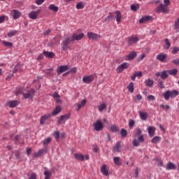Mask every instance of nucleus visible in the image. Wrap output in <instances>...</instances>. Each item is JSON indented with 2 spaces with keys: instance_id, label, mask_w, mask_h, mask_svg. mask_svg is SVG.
<instances>
[{
  "instance_id": "c03bdc74",
  "label": "nucleus",
  "mask_w": 179,
  "mask_h": 179,
  "mask_svg": "<svg viewBox=\"0 0 179 179\" xmlns=\"http://www.w3.org/2000/svg\"><path fill=\"white\" fill-rule=\"evenodd\" d=\"M131 9L134 12H136V10H138V9H139V4H132V5H131Z\"/></svg>"
},
{
  "instance_id": "dca6fc26",
  "label": "nucleus",
  "mask_w": 179,
  "mask_h": 179,
  "mask_svg": "<svg viewBox=\"0 0 179 179\" xmlns=\"http://www.w3.org/2000/svg\"><path fill=\"white\" fill-rule=\"evenodd\" d=\"M167 72V71H163L162 73L157 72L155 73V76H160L162 79H167V78H169Z\"/></svg>"
},
{
  "instance_id": "f3484780",
  "label": "nucleus",
  "mask_w": 179,
  "mask_h": 179,
  "mask_svg": "<svg viewBox=\"0 0 179 179\" xmlns=\"http://www.w3.org/2000/svg\"><path fill=\"white\" fill-rule=\"evenodd\" d=\"M50 117H51V114H50V113H47V114L44 115L43 116H42L41 117V120H40L41 125H44V124L45 123V121L47 120H48V118H50Z\"/></svg>"
},
{
  "instance_id": "052dcab7",
  "label": "nucleus",
  "mask_w": 179,
  "mask_h": 179,
  "mask_svg": "<svg viewBox=\"0 0 179 179\" xmlns=\"http://www.w3.org/2000/svg\"><path fill=\"white\" fill-rule=\"evenodd\" d=\"M145 57H146V55H145V53H143L140 57H138V62H141V61H142V59H143Z\"/></svg>"
},
{
  "instance_id": "7c9ffc66",
  "label": "nucleus",
  "mask_w": 179,
  "mask_h": 179,
  "mask_svg": "<svg viewBox=\"0 0 179 179\" xmlns=\"http://www.w3.org/2000/svg\"><path fill=\"white\" fill-rule=\"evenodd\" d=\"M121 146V143L120 142H117L114 146H113V152L114 153H120V147Z\"/></svg>"
},
{
  "instance_id": "1a4fd4ad",
  "label": "nucleus",
  "mask_w": 179,
  "mask_h": 179,
  "mask_svg": "<svg viewBox=\"0 0 179 179\" xmlns=\"http://www.w3.org/2000/svg\"><path fill=\"white\" fill-rule=\"evenodd\" d=\"M85 37V34L81 33L80 34H73L71 37V41H79L82 40Z\"/></svg>"
},
{
  "instance_id": "7ed1b4c3",
  "label": "nucleus",
  "mask_w": 179,
  "mask_h": 179,
  "mask_svg": "<svg viewBox=\"0 0 179 179\" xmlns=\"http://www.w3.org/2000/svg\"><path fill=\"white\" fill-rule=\"evenodd\" d=\"M87 36L90 40H93L94 41H97V40L101 38V36L94 32H88Z\"/></svg>"
},
{
  "instance_id": "a18cd8bd",
  "label": "nucleus",
  "mask_w": 179,
  "mask_h": 179,
  "mask_svg": "<svg viewBox=\"0 0 179 179\" xmlns=\"http://www.w3.org/2000/svg\"><path fill=\"white\" fill-rule=\"evenodd\" d=\"M159 142H160V137L159 136H155L152 139V143H159Z\"/></svg>"
},
{
  "instance_id": "a19ab883",
  "label": "nucleus",
  "mask_w": 179,
  "mask_h": 179,
  "mask_svg": "<svg viewBox=\"0 0 179 179\" xmlns=\"http://www.w3.org/2000/svg\"><path fill=\"white\" fill-rule=\"evenodd\" d=\"M76 9H83V8H85V3L80 1L76 4Z\"/></svg>"
},
{
  "instance_id": "4468645a",
  "label": "nucleus",
  "mask_w": 179,
  "mask_h": 179,
  "mask_svg": "<svg viewBox=\"0 0 179 179\" xmlns=\"http://www.w3.org/2000/svg\"><path fill=\"white\" fill-rule=\"evenodd\" d=\"M69 69V67L66 65L60 66L58 67L57 70V73L58 75H61V73H64V72H66V71H68Z\"/></svg>"
},
{
  "instance_id": "ddd939ff",
  "label": "nucleus",
  "mask_w": 179,
  "mask_h": 179,
  "mask_svg": "<svg viewBox=\"0 0 179 179\" xmlns=\"http://www.w3.org/2000/svg\"><path fill=\"white\" fill-rule=\"evenodd\" d=\"M69 118H71V113H68L66 115H62V116H60V118L58 121V124H63V122H65L66 121V120H69Z\"/></svg>"
},
{
  "instance_id": "ea45409f",
  "label": "nucleus",
  "mask_w": 179,
  "mask_h": 179,
  "mask_svg": "<svg viewBox=\"0 0 179 179\" xmlns=\"http://www.w3.org/2000/svg\"><path fill=\"white\" fill-rule=\"evenodd\" d=\"M99 111L101 112L103 110L107 108V105L106 103H101V105L97 106Z\"/></svg>"
},
{
  "instance_id": "bb28decb",
  "label": "nucleus",
  "mask_w": 179,
  "mask_h": 179,
  "mask_svg": "<svg viewBox=\"0 0 179 179\" xmlns=\"http://www.w3.org/2000/svg\"><path fill=\"white\" fill-rule=\"evenodd\" d=\"M43 55H45L46 58H54V57H55V54H54V52H47L45 50L43 52Z\"/></svg>"
},
{
  "instance_id": "0eeeda50",
  "label": "nucleus",
  "mask_w": 179,
  "mask_h": 179,
  "mask_svg": "<svg viewBox=\"0 0 179 179\" xmlns=\"http://www.w3.org/2000/svg\"><path fill=\"white\" fill-rule=\"evenodd\" d=\"M138 41H139V38L137 36H132L127 38L128 45H134V44H136Z\"/></svg>"
},
{
  "instance_id": "f8f14e48",
  "label": "nucleus",
  "mask_w": 179,
  "mask_h": 179,
  "mask_svg": "<svg viewBox=\"0 0 179 179\" xmlns=\"http://www.w3.org/2000/svg\"><path fill=\"white\" fill-rule=\"evenodd\" d=\"M93 80H94V76L93 75L85 76L83 78V82H84V83H87V84L92 83Z\"/></svg>"
},
{
  "instance_id": "e2e57ef3",
  "label": "nucleus",
  "mask_w": 179,
  "mask_h": 179,
  "mask_svg": "<svg viewBox=\"0 0 179 179\" xmlns=\"http://www.w3.org/2000/svg\"><path fill=\"white\" fill-rule=\"evenodd\" d=\"M45 0H36L35 1V3H36V5H41L43 3L45 2Z\"/></svg>"
},
{
  "instance_id": "aec40b11",
  "label": "nucleus",
  "mask_w": 179,
  "mask_h": 179,
  "mask_svg": "<svg viewBox=\"0 0 179 179\" xmlns=\"http://www.w3.org/2000/svg\"><path fill=\"white\" fill-rule=\"evenodd\" d=\"M45 153H47V148L39 150L37 152H36L34 155V157H39V156L45 155Z\"/></svg>"
},
{
  "instance_id": "c85d7f7f",
  "label": "nucleus",
  "mask_w": 179,
  "mask_h": 179,
  "mask_svg": "<svg viewBox=\"0 0 179 179\" xmlns=\"http://www.w3.org/2000/svg\"><path fill=\"white\" fill-rule=\"evenodd\" d=\"M149 20H152V17L150 15H146L140 19L139 23H146Z\"/></svg>"
},
{
  "instance_id": "603ef678",
  "label": "nucleus",
  "mask_w": 179,
  "mask_h": 179,
  "mask_svg": "<svg viewBox=\"0 0 179 179\" xmlns=\"http://www.w3.org/2000/svg\"><path fill=\"white\" fill-rule=\"evenodd\" d=\"M54 136H55L56 141H59V131H55Z\"/></svg>"
},
{
  "instance_id": "6e6d98bb",
  "label": "nucleus",
  "mask_w": 179,
  "mask_h": 179,
  "mask_svg": "<svg viewBox=\"0 0 179 179\" xmlns=\"http://www.w3.org/2000/svg\"><path fill=\"white\" fill-rule=\"evenodd\" d=\"M28 179H37V174H36V173H32Z\"/></svg>"
},
{
  "instance_id": "423d86ee",
  "label": "nucleus",
  "mask_w": 179,
  "mask_h": 179,
  "mask_svg": "<svg viewBox=\"0 0 179 179\" xmlns=\"http://www.w3.org/2000/svg\"><path fill=\"white\" fill-rule=\"evenodd\" d=\"M129 67V64L127 62H124L122 64H120L117 68V73H122V72H124L125 69H128Z\"/></svg>"
},
{
  "instance_id": "0e129e2a",
  "label": "nucleus",
  "mask_w": 179,
  "mask_h": 179,
  "mask_svg": "<svg viewBox=\"0 0 179 179\" xmlns=\"http://www.w3.org/2000/svg\"><path fill=\"white\" fill-rule=\"evenodd\" d=\"M52 97L57 100V99H59V94L57 92H55L53 94Z\"/></svg>"
},
{
  "instance_id": "774afa93",
  "label": "nucleus",
  "mask_w": 179,
  "mask_h": 179,
  "mask_svg": "<svg viewBox=\"0 0 179 179\" xmlns=\"http://www.w3.org/2000/svg\"><path fill=\"white\" fill-rule=\"evenodd\" d=\"M173 64H175V65H179V59H176L172 61Z\"/></svg>"
},
{
  "instance_id": "20e7f679",
  "label": "nucleus",
  "mask_w": 179,
  "mask_h": 179,
  "mask_svg": "<svg viewBox=\"0 0 179 179\" xmlns=\"http://www.w3.org/2000/svg\"><path fill=\"white\" fill-rule=\"evenodd\" d=\"M71 41H72L71 40V38L69 37H66L63 42L62 43V49L64 50V51H66L69 48V43H71Z\"/></svg>"
},
{
  "instance_id": "de8ad7c7",
  "label": "nucleus",
  "mask_w": 179,
  "mask_h": 179,
  "mask_svg": "<svg viewBox=\"0 0 179 179\" xmlns=\"http://www.w3.org/2000/svg\"><path fill=\"white\" fill-rule=\"evenodd\" d=\"M45 179H50L51 178V172L50 171H45L44 172Z\"/></svg>"
},
{
  "instance_id": "13d9d810",
  "label": "nucleus",
  "mask_w": 179,
  "mask_h": 179,
  "mask_svg": "<svg viewBox=\"0 0 179 179\" xmlns=\"http://www.w3.org/2000/svg\"><path fill=\"white\" fill-rule=\"evenodd\" d=\"M179 51V48L173 47L172 50V54H177Z\"/></svg>"
},
{
  "instance_id": "f704fd0d",
  "label": "nucleus",
  "mask_w": 179,
  "mask_h": 179,
  "mask_svg": "<svg viewBox=\"0 0 179 179\" xmlns=\"http://www.w3.org/2000/svg\"><path fill=\"white\" fill-rule=\"evenodd\" d=\"M48 9H50V10H52L53 12H57L58 6H55L54 4H50L48 6Z\"/></svg>"
},
{
  "instance_id": "c756f323",
  "label": "nucleus",
  "mask_w": 179,
  "mask_h": 179,
  "mask_svg": "<svg viewBox=\"0 0 179 179\" xmlns=\"http://www.w3.org/2000/svg\"><path fill=\"white\" fill-rule=\"evenodd\" d=\"M74 157L75 159H76V160H78L79 162H83V160H85V156H83V155L82 154L76 153L74 155Z\"/></svg>"
},
{
  "instance_id": "58836bf2",
  "label": "nucleus",
  "mask_w": 179,
  "mask_h": 179,
  "mask_svg": "<svg viewBox=\"0 0 179 179\" xmlns=\"http://www.w3.org/2000/svg\"><path fill=\"white\" fill-rule=\"evenodd\" d=\"M178 73V70H177L176 69L168 71V73H169V75H172L173 76H175V75H177Z\"/></svg>"
},
{
  "instance_id": "bf43d9fd",
  "label": "nucleus",
  "mask_w": 179,
  "mask_h": 179,
  "mask_svg": "<svg viewBox=\"0 0 179 179\" xmlns=\"http://www.w3.org/2000/svg\"><path fill=\"white\" fill-rule=\"evenodd\" d=\"M141 134H142V130H141L139 128L136 129V136H139Z\"/></svg>"
},
{
  "instance_id": "5fc2aeb1",
  "label": "nucleus",
  "mask_w": 179,
  "mask_h": 179,
  "mask_svg": "<svg viewBox=\"0 0 179 179\" xmlns=\"http://www.w3.org/2000/svg\"><path fill=\"white\" fill-rule=\"evenodd\" d=\"M148 100L155 101L156 100V98L153 95H150L147 97Z\"/></svg>"
},
{
  "instance_id": "a878e982",
  "label": "nucleus",
  "mask_w": 179,
  "mask_h": 179,
  "mask_svg": "<svg viewBox=\"0 0 179 179\" xmlns=\"http://www.w3.org/2000/svg\"><path fill=\"white\" fill-rule=\"evenodd\" d=\"M148 135L150 136H155V132L156 131V127H148Z\"/></svg>"
},
{
  "instance_id": "cd10ccee",
  "label": "nucleus",
  "mask_w": 179,
  "mask_h": 179,
  "mask_svg": "<svg viewBox=\"0 0 179 179\" xmlns=\"http://www.w3.org/2000/svg\"><path fill=\"white\" fill-rule=\"evenodd\" d=\"M138 114L140 115V118H141L143 121H146V120H148V113L140 110L138 111Z\"/></svg>"
},
{
  "instance_id": "09e8293b",
  "label": "nucleus",
  "mask_w": 179,
  "mask_h": 179,
  "mask_svg": "<svg viewBox=\"0 0 179 179\" xmlns=\"http://www.w3.org/2000/svg\"><path fill=\"white\" fill-rule=\"evenodd\" d=\"M120 135L122 138H125V136H127V130H125V129H122L120 131Z\"/></svg>"
},
{
  "instance_id": "a211bd4d",
  "label": "nucleus",
  "mask_w": 179,
  "mask_h": 179,
  "mask_svg": "<svg viewBox=\"0 0 179 179\" xmlns=\"http://www.w3.org/2000/svg\"><path fill=\"white\" fill-rule=\"evenodd\" d=\"M101 173H102L103 176H106V177L108 176V167H107V165H102L101 168Z\"/></svg>"
},
{
  "instance_id": "4be33fe9",
  "label": "nucleus",
  "mask_w": 179,
  "mask_h": 179,
  "mask_svg": "<svg viewBox=\"0 0 179 179\" xmlns=\"http://www.w3.org/2000/svg\"><path fill=\"white\" fill-rule=\"evenodd\" d=\"M166 58H167V55L164 53H160L157 56V59L161 62H164Z\"/></svg>"
},
{
  "instance_id": "79ce46f5",
  "label": "nucleus",
  "mask_w": 179,
  "mask_h": 179,
  "mask_svg": "<svg viewBox=\"0 0 179 179\" xmlns=\"http://www.w3.org/2000/svg\"><path fill=\"white\" fill-rule=\"evenodd\" d=\"M17 33V31L16 30H11L8 34L7 36L8 37H13V36H16V34Z\"/></svg>"
},
{
  "instance_id": "3c124183",
  "label": "nucleus",
  "mask_w": 179,
  "mask_h": 179,
  "mask_svg": "<svg viewBox=\"0 0 179 179\" xmlns=\"http://www.w3.org/2000/svg\"><path fill=\"white\" fill-rule=\"evenodd\" d=\"M24 92V90L22 88H20L16 92H15V95L19 96L20 94H22L23 95Z\"/></svg>"
},
{
  "instance_id": "39448f33",
  "label": "nucleus",
  "mask_w": 179,
  "mask_h": 179,
  "mask_svg": "<svg viewBox=\"0 0 179 179\" xmlns=\"http://www.w3.org/2000/svg\"><path fill=\"white\" fill-rule=\"evenodd\" d=\"M40 12H41V9L37 10L36 11H31L28 16L29 19H32V20H36L38 17V15L40 14Z\"/></svg>"
},
{
  "instance_id": "b1692460",
  "label": "nucleus",
  "mask_w": 179,
  "mask_h": 179,
  "mask_svg": "<svg viewBox=\"0 0 179 179\" xmlns=\"http://www.w3.org/2000/svg\"><path fill=\"white\" fill-rule=\"evenodd\" d=\"M115 19L117 21V24H120L121 23V19L122 17V16L121 15V12L120 10H116L115 11Z\"/></svg>"
},
{
  "instance_id": "e433bc0d",
  "label": "nucleus",
  "mask_w": 179,
  "mask_h": 179,
  "mask_svg": "<svg viewBox=\"0 0 179 179\" xmlns=\"http://www.w3.org/2000/svg\"><path fill=\"white\" fill-rule=\"evenodd\" d=\"M145 83L146 86H148V87H152L153 86V80L148 79L145 81Z\"/></svg>"
},
{
  "instance_id": "f257e3e1",
  "label": "nucleus",
  "mask_w": 179,
  "mask_h": 179,
  "mask_svg": "<svg viewBox=\"0 0 179 179\" xmlns=\"http://www.w3.org/2000/svg\"><path fill=\"white\" fill-rule=\"evenodd\" d=\"M179 92L176 90H174L173 91L167 90L166 92L164 93V97L165 100H169L170 97L172 99H174V97H177L178 96Z\"/></svg>"
},
{
  "instance_id": "412c9836",
  "label": "nucleus",
  "mask_w": 179,
  "mask_h": 179,
  "mask_svg": "<svg viewBox=\"0 0 179 179\" xmlns=\"http://www.w3.org/2000/svg\"><path fill=\"white\" fill-rule=\"evenodd\" d=\"M12 13H13V19H15V20H16V19H19V17L22 16V13H20L17 10H13Z\"/></svg>"
},
{
  "instance_id": "6e6552de",
  "label": "nucleus",
  "mask_w": 179,
  "mask_h": 179,
  "mask_svg": "<svg viewBox=\"0 0 179 179\" xmlns=\"http://www.w3.org/2000/svg\"><path fill=\"white\" fill-rule=\"evenodd\" d=\"M87 103V100L86 99H83L80 103H77L74 105V107H76V111H80V108L82 107H85Z\"/></svg>"
},
{
  "instance_id": "2f4dec72",
  "label": "nucleus",
  "mask_w": 179,
  "mask_h": 179,
  "mask_svg": "<svg viewBox=\"0 0 179 179\" xmlns=\"http://www.w3.org/2000/svg\"><path fill=\"white\" fill-rule=\"evenodd\" d=\"M113 162L116 166H122V164L121 163V158L119 157H115L113 158Z\"/></svg>"
},
{
  "instance_id": "9b49d317",
  "label": "nucleus",
  "mask_w": 179,
  "mask_h": 179,
  "mask_svg": "<svg viewBox=\"0 0 179 179\" xmlns=\"http://www.w3.org/2000/svg\"><path fill=\"white\" fill-rule=\"evenodd\" d=\"M157 12H162V13H167L169 12V7L164 5L163 3H161L157 8Z\"/></svg>"
},
{
  "instance_id": "37998d69",
  "label": "nucleus",
  "mask_w": 179,
  "mask_h": 179,
  "mask_svg": "<svg viewBox=\"0 0 179 179\" xmlns=\"http://www.w3.org/2000/svg\"><path fill=\"white\" fill-rule=\"evenodd\" d=\"M16 72H22L20 64H17L15 66L13 69V73H16Z\"/></svg>"
},
{
  "instance_id": "69168bd1",
  "label": "nucleus",
  "mask_w": 179,
  "mask_h": 179,
  "mask_svg": "<svg viewBox=\"0 0 179 179\" xmlns=\"http://www.w3.org/2000/svg\"><path fill=\"white\" fill-rule=\"evenodd\" d=\"M132 143L134 146H138L139 145V141L136 139H134L133 140Z\"/></svg>"
},
{
  "instance_id": "72a5a7b5",
  "label": "nucleus",
  "mask_w": 179,
  "mask_h": 179,
  "mask_svg": "<svg viewBox=\"0 0 179 179\" xmlns=\"http://www.w3.org/2000/svg\"><path fill=\"white\" fill-rule=\"evenodd\" d=\"M109 129L111 132H118L119 129L118 127L115 124H112L110 127Z\"/></svg>"
},
{
  "instance_id": "4c0bfd02",
  "label": "nucleus",
  "mask_w": 179,
  "mask_h": 179,
  "mask_svg": "<svg viewBox=\"0 0 179 179\" xmlns=\"http://www.w3.org/2000/svg\"><path fill=\"white\" fill-rule=\"evenodd\" d=\"M134 83H130V84L127 86V89L129 92H130V93H134Z\"/></svg>"
},
{
  "instance_id": "2eb2a0df",
  "label": "nucleus",
  "mask_w": 179,
  "mask_h": 179,
  "mask_svg": "<svg viewBox=\"0 0 179 179\" xmlns=\"http://www.w3.org/2000/svg\"><path fill=\"white\" fill-rule=\"evenodd\" d=\"M19 103L17 100L9 101L7 102V106L10 107V108H15V107H17Z\"/></svg>"
},
{
  "instance_id": "473e14b6",
  "label": "nucleus",
  "mask_w": 179,
  "mask_h": 179,
  "mask_svg": "<svg viewBox=\"0 0 179 179\" xmlns=\"http://www.w3.org/2000/svg\"><path fill=\"white\" fill-rule=\"evenodd\" d=\"M165 42V45H164V50H169V48H170L171 43H170V41H169V39L166 38L164 40Z\"/></svg>"
},
{
  "instance_id": "393cba45",
  "label": "nucleus",
  "mask_w": 179,
  "mask_h": 179,
  "mask_svg": "<svg viewBox=\"0 0 179 179\" xmlns=\"http://www.w3.org/2000/svg\"><path fill=\"white\" fill-rule=\"evenodd\" d=\"M61 111H62V108H61L60 106H56L55 110L52 112V115L53 116L58 115V114H59Z\"/></svg>"
},
{
  "instance_id": "864d4df0",
  "label": "nucleus",
  "mask_w": 179,
  "mask_h": 179,
  "mask_svg": "<svg viewBox=\"0 0 179 179\" xmlns=\"http://www.w3.org/2000/svg\"><path fill=\"white\" fill-rule=\"evenodd\" d=\"M134 125H135V120H130L129 122V128H132V127H134Z\"/></svg>"
},
{
  "instance_id": "5701e85b",
  "label": "nucleus",
  "mask_w": 179,
  "mask_h": 179,
  "mask_svg": "<svg viewBox=\"0 0 179 179\" xmlns=\"http://www.w3.org/2000/svg\"><path fill=\"white\" fill-rule=\"evenodd\" d=\"M136 57V52L134 51L130 52L129 55L126 57V61H131L134 59Z\"/></svg>"
},
{
  "instance_id": "338daca9",
  "label": "nucleus",
  "mask_w": 179,
  "mask_h": 179,
  "mask_svg": "<svg viewBox=\"0 0 179 179\" xmlns=\"http://www.w3.org/2000/svg\"><path fill=\"white\" fill-rule=\"evenodd\" d=\"M50 33H51V30L47 29L46 31H43V36H48V34H50Z\"/></svg>"
},
{
  "instance_id": "4d7b16f0",
  "label": "nucleus",
  "mask_w": 179,
  "mask_h": 179,
  "mask_svg": "<svg viewBox=\"0 0 179 179\" xmlns=\"http://www.w3.org/2000/svg\"><path fill=\"white\" fill-rule=\"evenodd\" d=\"M136 78H141L142 76V71H136L134 73Z\"/></svg>"
},
{
  "instance_id": "49530a36",
  "label": "nucleus",
  "mask_w": 179,
  "mask_h": 179,
  "mask_svg": "<svg viewBox=\"0 0 179 179\" xmlns=\"http://www.w3.org/2000/svg\"><path fill=\"white\" fill-rule=\"evenodd\" d=\"M50 142H51V138L48 137L46 139L43 141V145L47 146V145H48Z\"/></svg>"
},
{
  "instance_id": "680f3d73",
  "label": "nucleus",
  "mask_w": 179,
  "mask_h": 179,
  "mask_svg": "<svg viewBox=\"0 0 179 179\" xmlns=\"http://www.w3.org/2000/svg\"><path fill=\"white\" fill-rule=\"evenodd\" d=\"M142 99V96L141 94H137L134 99V101H139Z\"/></svg>"
},
{
  "instance_id": "f03ea898",
  "label": "nucleus",
  "mask_w": 179,
  "mask_h": 179,
  "mask_svg": "<svg viewBox=\"0 0 179 179\" xmlns=\"http://www.w3.org/2000/svg\"><path fill=\"white\" fill-rule=\"evenodd\" d=\"M93 127L94 129L97 132H100V131H102L103 128H104V125L103 124V122H101V120H97L95 122H94Z\"/></svg>"
},
{
  "instance_id": "8fccbe9b",
  "label": "nucleus",
  "mask_w": 179,
  "mask_h": 179,
  "mask_svg": "<svg viewBox=\"0 0 179 179\" xmlns=\"http://www.w3.org/2000/svg\"><path fill=\"white\" fill-rule=\"evenodd\" d=\"M54 69L52 68L45 70L46 75H48L49 76H51L52 75Z\"/></svg>"
},
{
  "instance_id": "9d476101",
  "label": "nucleus",
  "mask_w": 179,
  "mask_h": 179,
  "mask_svg": "<svg viewBox=\"0 0 179 179\" xmlns=\"http://www.w3.org/2000/svg\"><path fill=\"white\" fill-rule=\"evenodd\" d=\"M34 93H36V90L34 89L30 90L28 93H23L24 99H33L34 97Z\"/></svg>"
},
{
  "instance_id": "c9c22d12",
  "label": "nucleus",
  "mask_w": 179,
  "mask_h": 179,
  "mask_svg": "<svg viewBox=\"0 0 179 179\" xmlns=\"http://www.w3.org/2000/svg\"><path fill=\"white\" fill-rule=\"evenodd\" d=\"M2 44L5 47H8V48H12L13 47V43H10V42H7L6 41H3Z\"/></svg>"
},
{
  "instance_id": "6ab92c4d",
  "label": "nucleus",
  "mask_w": 179,
  "mask_h": 179,
  "mask_svg": "<svg viewBox=\"0 0 179 179\" xmlns=\"http://www.w3.org/2000/svg\"><path fill=\"white\" fill-rule=\"evenodd\" d=\"M166 170H176V164L169 162L166 166H165Z\"/></svg>"
}]
</instances>
